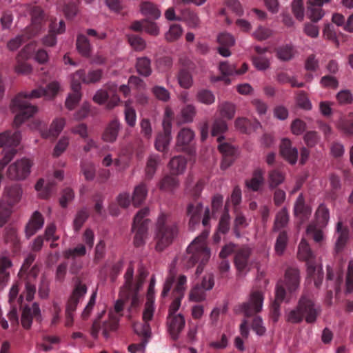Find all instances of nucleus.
Listing matches in <instances>:
<instances>
[{
    "label": "nucleus",
    "mask_w": 353,
    "mask_h": 353,
    "mask_svg": "<svg viewBox=\"0 0 353 353\" xmlns=\"http://www.w3.org/2000/svg\"><path fill=\"white\" fill-rule=\"evenodd\" d=\"M59 90V84L53 81L50 83L46 88H39L33 90L30 93L20 92L11 102L10 108L14 113H16L13 125L19 128L26 119L32 117L37 111V108L31 105L28 100L45 97L50 99L56 96Z\"/></svg>",
    "instance_id": "f257e3e1"
},
{
    "label": "nucleus",
    "mask_w": 353,
    "mask_h": 353,
    "mask_svg": "<svg viewBox=\"0 0 353 353\" xmlns=\"http://www.w3.org/2000/svg\"><path fill=\"white\" fill-rule=\"evenodd\" d=\"M179 234V223L170 213H161L157 220L156 228V250L163 251L172 243Z\"/></svg>",
    "instance_id": "f03ea898"
},
{
    "label": "nucleus",
    "mask_w": 353,
    "mask_h": 353,
    "mask_svg": "<svg viewBox=\"0 0 353 353\" xmlns=\"http://www.w3.org/2000/svg\"><path fill=\"white\" fill-rule=\"evenodd\" d=\"M20 7L25 8V10L30 14L32 24L30 28H26L21 34L8 41V48L12 51L16 50L23 43L37 34L42 29L46 21L45 14L39 6L23 5Z\"/></svg>",
    "instance_id": "7ed1b4c3"
},
{
    "label": "nucleus",
    "mask_w": 353,
    "mask_h": 353,
    "mask_svg": "<svg viewBox=\"0 0 353 353\" xmlns=\"http://www.w3.org/2000/svg\"><path fill=\"white\" fill-rule=\"evenodd\" d=\"M208 232H204L189 245L187 248L186 266L188 268L199 263L195 274L199 276L203 271L204 265L210 258V251L208 248L205 239Z\"/></svg>",
    "instance_id": "20e7f679"
},
{
    "label": "nucleus",
    "mask_w": 353,
    "mask_h": 353,
    "mask_svg": "<svg viewBox=\"0 0 353 353\" xmlns=\"http://www.w3.org/2000/svg\"><path fill=\"white\" fill-rule=\"evenodd\" d=\"M321 307L307 296L303 294L299 299L297 305L285 316L286 321L290 323L298 324L303 319L307 323H314L321 314Z\"/></svg>",
    "instance_id": "39448f33"
},
{
    "label": "nucleus",
    "mask_w": 353,
    "mask_h": 353,
    "mask_svg": "<svg viewBox=\"0 0 353 353\" xmlns=\"http://www.w3.org/2000/svg\"><path fill=\"white\" fill-rule=\"evenodd\" d=\"M228 130V125L223 118H217L214 119L211 130L212 137H216L217 141L219 143L218 149L223 155V159L221 164L222 170H225L230 167L234 161V156L235 154V148L230 143L222 142L225 139L222 134Z\"/></svg>",
    "instance_id": "423d86ee"
},
{
    "label": "nucleus",
    "mask_w": 353,
    "mask_h": 353,
    "mask_svg": "<svg viewBox=\"0 0 353 353\" xmlns=\"http://www.w3.org/2000/svg\"><path fill=\"white\" fill-rule=\"evenodd\" d=\"M22 194V188L18 184L4 188L0 199V227H3L8 222L12 212V208L20 201Z\"/></svg>",
    "instance_id": "0eeeda50"
},
{
    "label": "nucleus",
    "mask_w": 353,
    "mask_h": 353,
    "mask_svg": "<svg viewBox=\"0 0 353 353\" xmlns=\"http://www.w3.org/2000/svg\"><path fill=\"white\" fill-rule=\"evenodd\" d=\"M298 256L306 262L307 276L314 280L316 288H319L323 278L322 267L316 264L314 255L305 239H302L299 245Z\"/></svg>",
    "instance_id": "6e6552de"
},
{
    "label": "nucleus",
    "mask_w": 353,
    "mask_h": 353,
    "mask_svg": "<svg viewBox=\"0 0 353 353\" xmlns=\"http://www.w3.org/2000/svg\"><path fill=\"white\" fill-rule=\"evenodd\" d=\"M330 219L328 208L324 203L319 205L315 212L316 221L310 223L307 228V234L312 238L316 243H320L323 239V228H324Z\"/></svg>",
    "instance_id": "1a4fd4ad"
},
{
    "label": "nucleus",
    "mask_w": 353,
    "mask_h": 353,
    "mask_svg": "<svg viewBox=\"0 0 353 353\" xmlns=\"http://www.w3.org/2000/svg\"><path fill=\"white\" fill-rule=\"evenodd\" d=\"M204 181L199 180L192 190V194L194 199L196 200L201 194L204 187ZM203 212V205L201 202L194 201L190 203L187 206L186 214L190 217L189 227L194 230L196 225H199L201 221Z\"/></svg>",
    "instance_id": "9d476101"
},
{
    "label": "nucleus",
    "mask_w": 353,
    "mask_h": 353,
    "mask_svg": "<svg viewBox=\"0 0 353 353\" xmlns=\"http://www.w3.org/2000/svg\"><path fill=\"white\" fill-rule=\"evenodd\" d=\"M148 214L149 209L144 208L139 210L134 217L132 230L135 233L134 244L136 247L142 246L145 243L150 221L146 218Z\"/></svg>",
    "instance_id": "9b49d317"
},
{
    "label": "nucleus",
    "mask_w": 353,
    "mask_h": 353,
    "mask_svg": "<svg viewBox=\"0 0 353 353\" xmlns=\"http://www.w3.org/2000/svg\"><path fill=\"white\" fill-rule=\"evenodd\" d=\"M263 299V294L261 291L253 290L250 294L248 301L239 305L236 310L247 317L253 316L261 311Z\"/></svg>",
    "instance_id": "f8f14e48"
},
{
    "label": "nucleus",
    "mask_w": 353,
    "mask_h": 353,
    "mask_svg": "<svg viewBox=\"0 0 353 353\" xmlns=\"http://www.w3.org/2000/svg\"><path fill=\"white\" fill-rule=\"evenodd\" d=\"M32 165L31 161L26 158L17 160L10 164L7 170V176L10 180L21 181L28 177Z\"/></svg>",
    "instance_id": "ddd939ff"
},
{
    "label": "nucleus",
    "mask_w": 353,
    "mask_h": 353,
    "mask_svg": "<svg viewBox=\"0 0 353 353\" xmlns=\"http://www.w3.org/2000/svg\"><path fill=\"white\" fill-rule=\"evenodd\" d=\"M171 112L168 110L165 111V117L163 121V132L159 133L155 141V148L160 152H164L168 149V147L171 141Z\"/></svg>",
    "instance_id": "4468645a"
},
{
    "label": "nucleus",
    "mask_w": 353,
    "mask_h": 353,
    "mask_svg": "<svg viewBox=\"0 0 353 353\" xmlns=\"http://www.w3.org/2000/svg\"><path fill=\"white\" fill-rule=\"evenodd\" d=\"M194 133L190 128H182L178 133L176 139V149L190 154L193 152L192 141Z\"/></svg>",
    "instance_id": "2eb2a0df"
},
{
    "label": "nucleus",
    "mask_w": 353,
    "mask_h": 353,
    "mask_svg": "<svg viewBox=\"0 0 353 353\" xmlns=\"http://www.w3.org/2000/svg\"><path fill=\"white\" fill-rule=\"evenodd\" d=\"M252 250L248 246H243L236 250L234 263L238 272H243L250 265V255Z\"/></svg>",
    "instance_id": "dca6fc26"
},
{
    "label": "nucleus",
    "mask_w": 353,
    "mask_h": 353,
    "mask_svg": "<svg viewBox=\"0 0 353 353\" xmlns=\"http://www.w3.org/2000/svg\"><path fill=\"white\" fill-rule=\"evenodd\" d=\"M185 319L181 314L168 316V330L171 339L176 341L185 327Z\"/></svg>",
    "instance_id": "f3484780"
},
{
    "label": "nucleus",
    "mask_w": 353,
    "mask_h": 353,
    "mask_svg": "<svg viewBox=\"0 0 353 353\" xmlns=\"http://www.w3.org/2000/svg\"><path fill=\"white\" fill-rule=\"evenodd\" d=\"M33 317L37 320L41 319V310L37 303H34L31 307L26 305L23 309L21 322L25 329L28 330L31 327Z\"/></svg>",
    "instance_id": "a211bd4d"
},
{
    "label": "nucleus",
    "mask_w": 353,
    "mask_h": 353,
    "mask_svg": "<svg viewBox=\"0 0 353 353\" xmlns=\"http://www.w3.org/2000/svg\"><path fill=\"white\" fill-rule=\"evenodd\" d=\"M44 225V217L39 211H34L25 226V234L30 239L41 230Z\"/></svg>",
    "instance_id": "6ab92c4d"
},
{
    "label": "nucleus",
    "mask_w": 353,
    "mask_h": 353,
    "mask_svg": "<svg viewBox=\"0 0 353 353\" xmlns=\"http://www.w3.org/2000/svg\"><path fill=\"white\" fill-rule=\"evenodd\" d=\"M312 213L311 208L306 205L302 193L297 197L294 205V214L301 222L307 221Z\"/></svg>",
    "instance_id": "aec40b11"
},
{
    "label": "nucleus",
    "mask_w": 353,
    "mask_h": 353,
    "mask_svg": "<svg viewBox=\"0 0 353 353\" xmlns=\"http://www.w3.org/2000/svg\"><path fill=\"white\" fill-rule=\"evenodd\" d=\"M280 152L282 157L291 164L296 163L298 158V150L292 146L288 139H283L280 145Z\"/></svg>",
    "instance_id": "412c9836"
},
{
    "label": "nucleus",
    "mask_w": 353,
    "mask_h": 353,
    "mask_svg": "<svg viewBox=\"0 0 353 353\" xmlns=\"http://www.w3.org/2000/svg\"><path fill=\"white\" fill-rule=\"evenodd\" d=\"M284 283L290 292L296 291L300 284L299 270L294 268H288L285 273Z\"/></svg>",
    "instance_id": "4be33fe9"
},
{
    "label": "nucleus",
    "mask_w": 353,
    "mask_h": 353,
    "mask_svg": "<svg viewBox=\"0 0 353 353\" xmlns=\"http://www.w3.org/2000/svg\"><path fill=\"white\" fill-rule=\"evenodd\" d=\"M263 175L264 171L262 169L259 168L255 169L252 173V178L245 181L246 187L253 192L259 191L265 182Z\"/></svg>",
    "instance_id": "5701e85b"
},
{
    "label": "nucleus",
    "mask_w": 353,
    "mask_h": 353,
    "mask_svg": "<svg viewBox=\"0 0 353 353\" xmlns=\"http://www.w3.org/2000/svg\"><path fill=\"white\" fill-rule=\"evenodd\" d=\"M121 124L117 119L111 121L104 130L102 139L105 142L113 143L117 140Z\"/></svg>",
    "instance_id": "b1692460"
},
{
    "label": "nucleus",
    "mask_w": 353,
    "mask_h": 353,
    "mask_svg": "<svg viewBox=\"0 0 353 353\" xmlns=\"http://www.w3.org/2000/svg\"><path fill=\"white\" fill-rule=\"evenodd\" d=\"M56 183L54 180L48 181L45 183L43 179H40L35 185V189L39 192V196L41 199H48L55 190Z\"/></svg>",
    "instance_id": "393cba45"
},
{
    "label": "nucleus",
    "mask_w": 353,
    "mask_h": 353,
    "mask_svg": "<svg viewBox=\"0 0 353 353\" xmlns=\"http://www.w3.org/2000/svg\"><path fill=\"white\" fill-rule=\"evenodd\" d=\"M12 265V261L7 256L0 257V290L8 284L10 279V269Z\"/></svg>",
    "instance_id": "a878e982"
},
{
    "label": "nucleus",
    "mask_w": 353,
    "mask_h": 353,
    "mask_svg": "<svg viewBox=\"0 0 353 353\" xmlns=\"http://www.w3.org/2000/svg\"><path fill=\"white\" fill-rule=\"evenodd\" d=\"M133 274L134 269L132 266H129L124 275L125 284L123 287L128 294L136 293L139 290V286L143 283V281L140 279L134 285L133 283Z\"/></svg>",
    "instance_id": "bb28decb"
},
{
    "label": "nucleus",
    "mask_w": 353,
    "mask_h": 353,
    "mask_svg": "<svg viewBox=\"0 0 353 353\" xmlns=\"http://www.w3.org/2000/svg\"><path fill=\"white\" fill-rule=\"evenodd\" d=\"M337 239L335 243V251L341 252L345 247L349 236V230L346 227H343L341 222H338L336 225Z\"/></svg>",
    "instance_id": "cd10ccee"
},
{
    "label": "nucleus",
    "mask_w": 353,
    "mask_h": 353,
    "mask_svg": "<svg viewBox=\"0 0 353 353\" xmlns=\"http://www.w3.org/2000/svg\"><path fill=\"white\" fill-rule=\"evenodd\" d=\"M179 19L184 21L190 28H196L199 24V19L197 14L190 8L182 9Z\"/></svg>",
    "instance_id": "c85d7f7f"
},
{
    "label": "nucleus",
    "mask_w": 353,
    "mask_h": 353,
    "mask_svg": "<svg viewBox=\"0 0 353 353\" xmlns=\"http://www.w3.org/2000/svg\"><path fill=\"white\" fill-rule=\"evenodd\" d=\"M135 67L138 74L144 77H148L152 74L151 60L147 57H138Z\"/></svg>",
    "instance_id": "c756f323"
},
{
    "label": "nucleus",
    "mask_w": 353,
    "mask_h": 353,
    "mask_svg": "<svg viewBox=\"0 0 353 353\" xmlns=\"http://www.w3.org/2000/svg\"><path fill=\"white\" fill-rule=\"evenodd\" d=\"M187 165V160L182 156L173 157L170 163L169 168L172 174L178 175L183 173Z\"/></svg>",
    "instance_id": "7c9ffc66"
},
{
    "label": "nucleus",
    "mask_w": 353,
    "mask_h": 353,
    "mask_svg": "<svg viewBox=\"0 0 353 353\" xmlns=\"http://www.w3.org/2000/svg\"><path fill=\"white\" fill-rule=\"evenodd\" d=\"M65 121L63 119H55L51 124L48 130L43 131L41 134L44 138L55 139L63 128Z\"/></svg>",
    "instance_id": "2f4dec72"
},
{
    "label": "nucleus",
    "mask_w": 353,
    "mask_h": 353,
    "mask_svg": "<svg viewBox=\"0 0 353 353\" xmlns=\"http://www.w3.org/2000/svg\"><path fill=\"white\" fill-rule=\"evenodd\" d=\"M307 10V15L314 23L318 22L324 16V11L321 8L323 4L318 5L314 2H309Z\"/></svg>",
    "instance_id": "473e14b6"
},
{
    "label": "nucleus",
    "mask_w": 353,
    "mask_h": 353,
    "mask_svg": "<svg viewBox=\"0 0 353 353\" xmlns=\"http://www.w3.org/2000/svg\"><path fill=\"white\" fill-rule=\"evenodd\" d=\"M148 194L146 185L143 183H140L134 188L132 196V201L134 206L140 205L145 199Z\"/></svg>",
    "instance_id": "72a5a7b5"
},
{
    "label": "nucleus",
    "mask_w": 353,
    "mask_h": 353,
    "mask_svg": "<svg viewBox=\"0 0 353 353\" xmlns=\"http://www.w3.org/2000/svg\"><path fill=\"white\" fill-rule=\"evenodd\" d=\"M176 273L177 272L175 268V265L172 263L170 267L168 275L167 276V278L163 285V290L161 292L162 297H166L168 295L175 281Z\"/></svg>",
    "instance_id": "f704fd0d"
},
{
    "label": "nucleus",
    "mask_w": 353,
    "mask_h": 353,
    "mask_svg": "<svg viewBox=\"0 0 353 353\" xmlns=\"http://www.w3.org/2000/svg\"><path fill=\"white\" fill-rule=\"evenodd\" d=\"M80 173L82 174L85 179L88 181H92L96 175V168L94 164L91 161H81Z\"/></svg>",
    "instance_id": "c9c22d12"
},
{
    "label": "nucleus",
    "mask_w": 353,
    "mask_h": 353,
    "mask_svg": "<svg viewBox=\"0 0 353 353\" xmlns=\"http://www.w3.org/2000/svg\"><path fill=\"white\" fill-rule=\"evenodd\" d=\"M118 326L119 317L116 314L110 313L109 314L108 320L104 321L103 323L102 329L104 337L108 339L109 337V332L116 330L118 328Z\"/></svg>",
    "instance_id": "e433bc0d"
},
{
    "label": "nucleus",
    "mask_w": 353,
    "mask_h": 353,
    "mask_svg": "<svg viewBox=\"0 0 353 353\" xmlns=\"http://www.w3.org/2000/svg\"><path fill=\"white\" fill-rule=\"evenodd\" d=\"M218 110L219 111L221 118L231 120L234 117L236 108L233 103L225 101L219 105Z\"/></svg>",
    "instance_id": "4c0bfd02"
},
{
    "label": "nucleus",
    "mask_w": 353,
    "mask_h": 353,
    "mask_svg": "<svg viewBox=\"0 0 353 353\" xmlns=\"http://www.w3.org/2000/svg\"><path fill=\"white\" fill-rule=\"evenodd\" d=\"M159 157L158 155H150L147 161L145 169V179L150 180L156 172V170L159 163Z\"/></svg>",
    "instance_id": "58836bf2"
},
{
    "label": "nucleus",
    "mask_w": 353,
    "mask_h": 353,
    "mask_svg": "<svg viewBox=\"0 0 353 353\" xmlns=\"http://www.w3.org/2000/svg\"><path fill=\"white\" fill-rule=\"evenodd\" d=\"M174 174L165 176L159 183V188L164 191H172L179 185V181Z\"/></svg>",
    "instance_id": "ea45409f"
},
{
    "label": "nucleus",
    "mask_w": 353,
    "mask_h": 353,
    "mask_svg": "<svg viewBox=\"0 0 353 353\" xmlns=\"http://www.w3.org/2000/svg\"><path fill=\"white\" fill-rule=\"evenodd\" d=\"M77 48L83 57H88L90 54L91 46L88 38L83 34H79L77 39Z\"/></svg>",
    "instance_id": "a19ab883"
},
{
    "label": "nucleus",
    "mask_w": 353,
    "mask_h": 353,
    "mask_svg": "<svg viewBox=\"0 0 353 353\" xmlns=\"http://www.w3.org/2000/svg\"><path fill=\"white\" fill-rule=\"evenodd\" d=\"M141 11L143 14L150 16L154 19H157L161 16L160 10L151 2H143L141 4Z\"/></svg>",
    "instance_id": "79ce46f5"
},
{
    "label": "nucleus",
    "mask_w": 353,
    "mask_h": 353,
    "mask_svg": "<svg viewBox=\"0 0 353 353\" xmlns=\"http://www.w3.org/2000/svg\"><path fill=\"white\" fill-rule=\"evenodd\" d=\"M288 212L285 208H283L280 211H279L276 215L274 223V230H279L284 228L288 224Z\"/></svg>",
    "instance_id": "37998d69"
},
{
    "label": "nucleus",
    "mask_w": 353,
    "mask_h": 353,
    "mask_svg": "<svg viewBox=\"0 0 353 353\" xmlns=\"http://www.w3.org/2000/svg\"><path fill=\"white\" fill-rule=\"evenodd\" d=\"M134 330L139 336L142 337V340H147V342H148L151 338V327L148 322L134 324Z\"/></svg>",
    "instance_id": "c03bdc74"
},
{
    "label": "nucleus",
    "mask_w": 353,
    "mask_h": 353,
    "mask_svg": "<svg viewBox=\"0 0 353 353\" xmlns=\"http://www.w3.org/2000/svg\"><path fill=\"white\" fill-rule=\"evenodd\" d=\"M284 175L278 170H272L268 173V183L270 189L276 188L284 181Z\"/></svg>",
    "instance_id": "a18cd8bd"
},
{
    "label": "nucleus",
    "mask_w": 353,
    "mask_h": 353,
    "mask_svg": "<svg viewBox=\"0 0 353 353\" xmlns=\"http://www.w3.org/2000/svg\"><path fill=\"white\" fill-rule=\"evenodd\" d=\"M178 82L180 86L185 89L190 88L192 85V77L190 72L186 69L179 70L177 75Z\"/></svg>",
    "instance_id": "49530a36"
},
{
    "label": "nucleus",
    "mask_w": 353,
    "mask_h": 353,
    "mask_svg": "<svg viewBox=\"0 0 353 353\" xmlns=\"http://www.w3.org/2000/svg\"><path fill=\"white\" fill-rule=\"evenodd\" d=\"M87 250L85 245L80 243L72 249H68L63 253L65 259H74L76 257L83 256L86 254Z\"/></svg>",
    "instance_id": "de8ad7c7"
},
{
    "label": "nucleus",
    "mask_w": 353,
    "mask_h": 353,
    "mask_svg": "<svg viewBox=\"0 0 353 353\" xmlns=\"http://www.w3.org/2000/svg\"><path fill=\"white\" fill-rule=\"evenodd\" d=\"M196 97L198 101L205 105H211L215 101L214 94L212 91L206 89L198 91Z\"/></svg>",
    "instance_id": "09e8293b"
},
{
    "label": "nucleus",
    "mask_w": 353,
    "mask_h": 353,
    "mask_svg": "<svg viewBox=\"0 0 353 353\" xmlns=\"http://www.w3.org/2000/svg\"><path fill=\"white\" fill-rule=\"evenodd\" d=\"M230 214L228 208V203L225 204L224 212L221 216L218 230L222 234H226L230 230Z\"/></svg>",
    "instance_id": "8fccbe9b"
},
{
    "label": "nucleus",
    "mask_w": 353,
    "mask_h": 353,
    "mask_svg": "<svg viewBox=\"0 0 353 353\" xmlns=\"http://www.w3.org/2000/svg\"><path fill=\"white\" fill-rule=\"evenodd\" d=\"M248 225L245 217L242 213H236L235 219L233 225V232L236 237L239 238L241 236V229L245 228Z\"/></svg>",
    "instance_id": "3c124183"
},
{
    "label": "nucleus",
    "mask_w": 353,
    "mask_h": 353,
    "mask_svg": "<svg viewBox=\"0 0 353 353\" xmlns=\"http://www.w3.org/2000/svg\"><path fill=\"white\" fill-rule=\"evenodd\" d=\"M103 75V71L101 69L90 70L87 74L84 72L83 83L85 84L95 83L99 82Z\"/></svg>",
    "instance_id": "603ef678"
},
{
    "label": "nucleus",
    "mask_w": 353,
    "mask_h": 353,
    "mask_svg": "<svg viewBox=\"0 0 353 353\" xmlns=\"http://www.w3.org/2000/svg\"><path fill=\"white\" fill-rule=\"evenodd\" d=\"M83 77V70H79L73 74L71 79V88L73 92H80L81 84L83 83V79H84Z\"/></svg>",
    "instance_id": "864d4df0"
},
{
    "label": "nucleus",
    "mask_w": 353,
    "mask_h": 353,
    "mask_svg": "<svg viewBox=\"0 0 353 353\" xmlns=\"http://www.w3.org/2000/svg\"><path fill=\"white\" fill-rule=\"evenodd\" d=\"M125 121L130 127H134L136 124L137 114L135 110L128 102L125 105Z\"/></svg>",
    "instance_id": "5fc2aeb1"
},
{
    "label": "nucleus",
    "mask_w": 353,
    "mask_h": 353,
    "mask_svg": "<svg viewBox=\"0 0 353 353\" xmlns=\"http://www.w3.org/2000/svg\"><path fill=\"white\" fill-rule=\"evenodd\" d=\"M152 92L159 100L167 102L170 98V92L163 86L155 85L152 88Z\"/></svg>",
    "instance_id": "6e6d98bb"
},
{
    "label": "nucleus",
    "mask_w": 353,
    "mask_h": 353,
    "mask_svg": "<svg viewBox=\"0 0 353 353\" xmlns=\"http://www.w3.org/2000/svg\"><path fill=\"white\" fill-rule=\"evenodd\" d=\"M88 212L86 208L79 210L76 215L73 222V226L75 231H79L83 223L88 218Z\"/></svg>",
    "instance_id": "4d7b16f0"
},
{
    "label": "nucleus",
    "mask_w": 353,
    "mask_h": 353,
    "mask_svg": "<svg viewBox=\"0 0 353 353\" xmlns=\"http://www.w3.org/2000/svg\"><path fill=\"white\" fill-rule=\"evenodd\" d=\"M276 53L279 59L283 61H289L293 57L294 49L292 46L285 45L279 48Z\"/></svg>",
    "instance_id": "13d9d810"
},
{
    "label": "nucleus",
    "mask_w": 353,
    "mask_h": 353,
    "mask_svg": "<svg viewBox=\"0 0 353 353\" xmlns=\"http://www.w3.org/2000/svg\"><path fill=\"white\" fill-rule=\"evenodd\" d=\"M206 290L199 285H196L190 292V299L192 301L200 302L205 299Z\"/></svg>",
    "instance_id": "bf43d9fd"
},
{
    "label": "nucleus",
    "mask_w": 353,
    "mask_h": 353,
    "mask_svg": "<svg viewBox=\"0 0 353 353\" xmlns=\"http://www.w3.org/2000/svg\"><path fill=\"white\" fill-rule=\"evenodd\" d=\"M181 113L183 121L186 123H190L193 121L196 110L193 105L188 104L181 109Z\"/></svg>",
    "instance_id": "052dcab7"
},
{
    "label": "nucleus",
    "mask_w": 353,
    "mask_h": 353,
    "mask_svg": "<svg viewBox=\"0 0 353 353\" xmlns=\"http://www.w3.org/2000/svg\"><path fill=\"white\" fill-rule=\"evenodd\" d=\"M288 242V235L286 232H281L279 234L276 243H275V251L279 255H281L286 247Z\"/></svg>",
    "instance_id": "680f3d73"
},
{
    "label": "nucleus",
    "mask_w": 353,
    "mask_h": 353,
    "mask_svg": "<svg viewBox=\"0 0 353 353\" xmlns=\"http://www.w3.org/2000/svg\"><path fill=\"white\" fill-rule=\"evenodd\" d=\"M183 29L180 25L173 24L170 26L168 32L165 34V38L168 41H174L181 35Z\"/></svg>",
    "instance_id": "e2e57ef3"
},
{
    "label": "nucleus",
    "mask_w": 353,
    "mask_h": 353,
    "mask_svg": "<svg viewBox=\"0 0 353 353\" xmlns=\"http://www.w3.org/2000/svg\"><path fill=\"white\" fill-rule=\"evenodd\" d=\"M128 42L135 50L141 51L145 48V41L136 34L128 35Z\"/></svg>",
    "instance_id": "0e129e2a"
},
{
    "label": "nucleus",
    "mask_w": 353,
    "mask_h": 353,
    "mask_svg": "<svg viewBox=\"0 0 353 353\" xmlns=\"http://www.w3.org/2000/svg\"><path fill=\"white\" fill-rule=\"evenodd\" d=\"M253 65L259 70H265L270 67V62L268 58L263 55H256L252 57Z\"/></svg>",
    "instance_id": "69168bd1"
},
{
    "label": "nucleus",
    "mask_w": 353,
    "mask_h": 353,
    "mask_svg": "<svg viewBox=\"0 0 353 353\" xmlns=\"http://www.w3.org/2000/svg\"><path fill=\"white\" fill-rule=\"evenodd\" d=\"M74 197V193L73 190L70 188H65L61 194L59 199L60 205L65 208L68 206V203L70 202Z\"/></svg>",
    "instance_id": "338daca9"
},
{
    "label": "nucleus",
    "mask_w": 353,
    "mask_h": 353,
    "mask_svg": "<svg viewBox=\"0 0 353 353\" xmlns=\"http://www.w3.org/2000/svg\"><path fill=\"white\" fill-rule=\"evenodd\" d=\"M345 285L347 293L353 292V261H349L348 263Z\"/></svg>",
    "instance_id": "774afa93"
}]
</instances>
